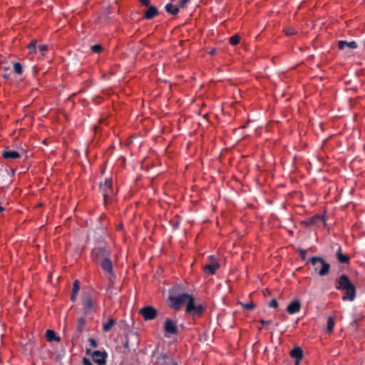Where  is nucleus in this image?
I'll use <instances>...</instances> for the list:
<instances>
[{
    "mask_svg": "<svg viewBox=\"0 0 365 365\" xmlns=\"http://www.w3.org/2000/svg\"><path fill=\"white\" fill-rule=\"evenodd\" d=\"M170 306L178 310L182 304H186V312L192 314H199L202 311L201 305H196L194 297L188 294H179L178 296L170 295L169 297Z\"/></svg>",
    "mask_w": 365,
    "mask_h": 365,
    "instance_id": "1",
    "label": "nucleus"
},
{
    "mask_svg": "<svg viewBox=\"0 0 365 365\" xmlns=\"http://www.w3.org/2000/svg\"><path fill=\"white\" fill-rule=\"evenodd\" d=\"M336 288L345 292V295L343 297L344 300L353 301L354 299L355 287L346 275L343 274L339 277Z\"/></svg>",
    "mask_w": 365,
    "mask_h": 365,
    "instance_id": "2",
    "label": "nucleus"
},
{
    "mask_svg": "<svg viewBox=\"0 0 365 365\" xmlns=\"http://www.w3.org/2000/svg\"><path fill=\"white\" fill-rule=\"evenodd\" d=\"M310 262L314 266V271L320 276H324L328 274L330 266L322 258L318 257H312Z\"/></svg>",
    "mask_w": 365,
    "mask_h": 365,
    "instance_id": "3",
    "label": "nucleus"
},
{
    "mask_svg": "<svg viewBox=\"0 0 365 365\" xmlns=\"http://www.w3.org/2000/svg\"><path fill=\"white\" fill-rule=\"evenodd\" d=\"M100 188L103 192L105 202L113 195V190L112 189V180L106 179L103 184H101Z\"/></svg>",
    "mask_w": 365,
    "mask_h": 365,
    "instance_id": "4",
    "label": "nucleus"
},
{
    "mask_svg": "<svg viewBox=\"0 0 365 365\" xmlns=\"http://www.w3.org/2000/svg\"><path fill=\"white\" fill-rule=\"evenodd\" d=\"M109 251L106 247H96L93 250L91 257L93 260L101 262L106 257H109Z\"/></svg>",
    "mask_w": 365,
    "mask_h": 365,
    "instance_id": "5",
    "label": "nucleus"
},
{
    "mask_svg": "<svg viewBox=\"0 0 365 365\" xmlns=\"http://www.w3.org/2000/svg\"><path fill=\"white\" fill-rule=\"evenodd\" d=\"M140 313L142 314L145 320H151L156 317L157 311L155 308L150 306L145 307L140 310Z\"/></svg>",
    "mask_w": 365,
    "mask_h": 365,
    "instance_id": "6",
    "label": "nucleus"
},
{
    "mask_svg": "<svg viewBox=\"0 0 365 365\" xmlns=\"http://www.w3.org/2000/svg\"><path fill=\"white\" fill-rule=\"evenodd\" d=\"M219 267L220 264L217 261L212 260L210 264L205 265L203 271L205 274H214Z\"/></svg>",
    "mask_w": 365,
    "mask_h": 365,
    "instance_id": "7",
    "label": "nucleus"
},
{
    "mask_svg": "<svg viewBox=\"0 0 365 365\" xmlns=\"http://www.w3.org/2000/svg\"><path fill=\"white\" fill-rule=\"evenodd\" d=\"M165 331L167 333L175 334L178 331L177 324L170 319H166L164 326Z\"/></svg>",
    "mask_w": 365,
    "mask_h": 365,
    "instance_id": "8",
    "label": "nucleus"
},
{
    "mask_svg": "<svg viewBox=\"0 0 365 365\" xmlns=\"http://www.w3.org/2000/svg\"><path fill=\"white\" fill-rule=\"evenodd\" d=\"M21 153L16 150H12L9 148H6L2 152V157L6 160H16L20 158Z\"/></svg>",
    "mask_w": 365,
    "mask_h": 365,
    "instance_id": "9",
    "label": "nucleus"
},
{
    "mask_svg": "<svg viewBox=\"0 0 365 365\" xmlns=\"http://www.w3.org/2000/svg\"><path fill=\"white\" fill-rule=\"evenodd\" d=\"M106 353L96 351L92 354L93 361L98 365H104L106 364Z\"/></svg>",
    "mask_w": 365,
    "mask_h": 365,
    "instance_id": "10",
    "label": "nucleus"
},
{
    "mask_svg": "<svg viewBox=\"0 0 365 365\" xmlns=\"http://www.w3.org/2000/svg\"><path fill=\"white\" fill-rule=\"evenodd\" d=\"M301 309V303L299 300L292 302L287 308L289 314H293L298 312Z\"/></svg>",
    "mask_w": 365,
    "mask_h": 365,
    "instance_id": "11",
    "label": "nucleus"
},
{
    "mask_svg": "<svg viewBox=\"0 0 365 365\" xmlns=\"http://www.w3.org/2000/svg\"><path fill=\"white\" fill-rule=\"evenodd\" d=\"M101 267L106 272H107L109 274H112L113 272V265L111 261L109 259L108 257H106L101 262Z\"/></svg>",
    "mask_w": 365,
    "mask_h": 365,
    "instance_id": "12",
    "label": "nucleus"
},
{
    "mask_svg": "<svg viewBox=\"0 0 365 365\" xmlns=\"http://www.w3.org/2000/svg\"><path fill=\"white\" fill-rule=\"evenodd\" d=\"M356 46H357V45L355 41L346 42L344 41H340L339 42V48L341 50H344L346 48H351V49L356 48Z\"/></svg>",
    "mask_w": 365,
    "mask_h": 365,
    "instance_id": "13",
    "label": "nucleus"
},
{
    "mask_svg": "<svg viewBox=\"0 0 365 365\" xmlns=\"http://www.w3.org/2000/svg\"><path fill=\"white\" fill-rule=\"evenodd\" d=\"M116 324V320L113 318H109L107 322H103V330L106 332L109 331Z\"/></svg>",
    "mask_w": 365,
    "mask_h": 365,
    "instance_id": "14",
    "label": "nucleus"
},
{
    "mask_svg": "<svg viewBox=\"0 0 365 365\" xmlns=\"http://www.w3.org/2000/svg\"><path fill=\"white\" fill-rule=\"evenodd\" d=\"M46 337L50 342L51 341H59L60 337L56 336V333L52 330H47L46 332Z\"/></svg>",
    "mask_w": 365,
    "mask_h": 365,
    "instance_id": "15",
    "label": "nucleus"
},
{
    "mask_svg": "<svg viewBox=\"0 0 365 365\" xmlns=\"http://www.w3.org/2000/svg\"><path fill=\"white\" fill-rule=\"evenodd\" d=\"M158 14L157 9L154 6H150L148 10L146 11L144 16L148 19H150L153 18L155 16H156Z\"/></svg>",
    "mask_w": 365,
    "mask_h": 365,
    "instance_id": "16",
    "label": "nucleus"
},
{
    "mask_svg": "<svg viewBox=\"0 0 365 365\" xmlns=\"http://www.w3.org/2000/svg\"><path fill=\"white\" fill-rule=\"evenodd\" d=\"M83 303L85 312H88L93 307V302L89 297H85Z\"/></svg>",
    "mask_w": 365,
    "mask_h": 365,
    "instance_id": "17",
    "label": "nucleus"
},
{
    "mask_svg": "<svg viewBox=\"0 0 365 365\" xmlns=\"http://www.w3.org/2000/svg\"><path fill=\"white\" fill-rule=\"evenodd\" d=\"M290 355L297 359V360H300L302 358V351L300 348L297 347L292 349L290 352Z\"/></svg>",
    "mask_w": 365,
    "mask_h": 365,
    "instance_id": "18",
    "label": "nucleus"
},
{
    "mask_svg": "<svg viewBox=\"0 0 365 365\" xmlns=\"http://www.w3.org/2000/svg\"><path fill=\"white\" fill-rule=\"evenodd\" d=\"M158 363H163L165 365H177V363L173 359L166 356L159 359Z\"/></svg>",
    "mask_w": 365,
    "mask_h": 365,
    "instance_id": "19",
    "label": "nucleus"
},
{
    "mask_svg": "<svg viewBox=\"0 0 365 365\" xmlns=\"http://www.w3.org/2000/svg\"><path fill=\"white\" fill-rule=\"evenodd\" d=\"M165 9L166 11L171 14H176L179 11L178 8L172 4H168Z\"/></svg>",
    "mask_w": 365,
    "mask_h": 365,
    "instance_id": "20",
    "label": "nucleus"
},
{
    "mask_svg": "<svg viewBox=\"0 0 365 365\" xmlns=\"http://www.w3.org/2000/svg\"><path fill=\"white\" fill-rule=\"evenodd\" d=\"M336 256L338 260L341 263H347L349 262V257L346 255L342 254L340 249L337 252Z\"/></svg>",
    "mask_w": 365,
    "mask_h": 365,
    "instance_id": "21",
    "label": "nucleus"
},
{
    "mask_svg": "<svg viewBox=\"0 0 365 365\" xmlns=\"http://www.w3.org/2000/svg\"><path fill=\"white\" fill-rule=\"evenodd\" d=\"M335 322L333 317H329L327 320V331L329 333H331L333 330V328L334 327Z\"/></svg>",
    "mask_w": 365,
    "mask_h": 365,
    "instance_id": "22",
    "label": "nucleus"
},
{
    "mask_svg": "<svg viewBox=\"0 0 365 365\" xmlns=\"http://www.w3.org/2000/svg\"><path fill=\"white\" fill-rule=\"evenodd\" d=\"M28 49L30 53H35L36 51V41H32L28 45Z\"/></svg>",
    "mask_w": 365,
    "mask_h": 365,
    "instance_id": "23",
    "label": "nucleus"
},
{
    "mask_svg": "<svg viewBox=\"0 0 365 365\" xmlns=\"http://www.w3.org/2000/svg\"><path fill=\"white\" fill-rule=\"evenodd\" d=\"M240 40V37L237 35H235L230 38V42L232 45L235 46V45H237V43H239Z\"/></svg>",
    "mask_w": 365,
    "mask_h": 365,
    "instance_id": "24",
    "label": "nucleus"
},
{
    "mask_svg": "<svg viewBox=\"0 0 365 365\" xmlns=\"http://www.w3.org/2000/svg\"><path fill=\"white\" fill-rule=\"evenodd\" d=\"M14 69L16 73H18V74L22 73V67L19 63H15L14 64Z\"/></svg>",
    "mask_w": 365,
    "mask_h": 365,
    "instance_id": "25",
    "label": "nucleus"
},
{
    "mask_svg": "<svg viewBox=\"0 0 365 365\" xmlns=\"http://www.w3.org/2000/svg\"><path fill=\"white\" fill-rule=\"evenodd\" d=\"M80 289V282L78 280H75L73 282V293H78Z\"/></svg>",
    "mask_w": 365,
    "mask_h": 365,
    "instance_id": "26",
    "label": "nucleus"
},
{
    "mask_svg": "<svg viewBox=\"0 0 365 365\" xmlns=\"http://www.w3.org/2000/svg\"><path fill=\"white\" fill-rule=\"evenodd\" d=\"M240 304L242 306L243 308L248 310H252L255 308V304L252 302L250 304L240 303Z\"/></svg>",
    "mask_w": 365,
    "mask_h": 365,
    "instance_id": "27",
    "label": "nucleus"
},
{
    "mask_svg": "<svg viewBox=\"0 0 365 365\" xmlns=\"http://www.w3.org/2000/svg\"><path fill=\"white\" fill-rule=\"evenodd\" d=\"M284 32L287 36H291L296 34V31L292 28H287L284 29Z\"/></svg>",
    "mask_w": 365,
    "mask_h": 365,
    "instance_id": "28",
    "label": "nucleus"
},
{
    "mask_svg": "<svg viewBox=\"0 0 365 365\" xmlns=\"http://www.w3.org/2000/svg\"><path fill=\"white\" fill-rule=\"evenodd\" d=\"M91 49L93 50V52L99 53L101 51L102 47L101 45H94L91 47Z\"/></svg>",
    "mask_w": 365,
    "mask_h": 365,
    "instance_id": "29",
    "label": "nucleus"
},
{
    "mask_svg": "<svg viewBox=\"0 0 365 365\" xmlns=\"http://www.w3.org/2000/svg\"><path fill=\"white\" fill-rule=\"evenodd\" d=\"M269 305L270 307L277 308L278 307V302L275 299H274L269 303Z\"/></svg>",
    "mask_w": 365,
    "mask_h": 365,
    "instance_id": "30",
    "label": "nucleus"
},
{
    "mask_svg": "<svg viewBox=\"0 0 365 365\" xmlns=\"http://www.w3.org/2000/svg\"><path fill=\"white\" fill-rule=\"evenodd\" d=\"M38 48L42 53H43L44 51H47L48 46L45 44L39 45Z\"/></svg>",
    "mask_w": 365,
    "mask_h": 365,
    "instance_id": "31",
    "label": "nucleus"
},
{
    "mask_svg": "<svg viewBox=\"0 0 365 365\" xmlns=\"http://www.w3.org/2000/svg\"><path fill=\"white\" fill-rule=\"evenodd\" d=\"M89 342L93 347H96L98 345L96 341L93 339H90Z\"/></svg>",
    "mask_w": 365,
    "mask_h": 365,
    "instance_id": "32",
    "label": "nucleus"
},
{
    "mask_svg": "<svg viewBox=\"0 0 365 365\" xmlns=\"http://www.w3.org/2000/svg\"><path fill=\"white\" fill-rule=\"evenodd\" d=\"M83 365H93L89 359H86V358L83 359Z\"/></svg>",
    "mask_w": 365,
    "mask_h": 365,
    "instance_id": "33",
    "label": "nucleus"
},
{
    "mask_svg": "<svg viewBox=\"0 0 365 365\" xmlns=\"http://www.w3.org/2000/svg\"><path fill=\"white\" fill-rule=\"evenodd\" d=\"M142 4L148 6L150 1L149 0H140Z\"/></svg>",
    "mask_w": 365,
    "mask_h": 365,
    "instance_id": "34",
    "label": "nucleus"
},
{
    "mask_svg": "<svg viewBox=\"0 0 365 365\" xmlns=\"http://www.w3.org/2000/svg\"><path fill=\"white\" fill-rule=\"evenodd\" d=\"M187 1L188 0H181L180 6L183 7Z\"/></svg>",
    "mask_w": 365,
    "mask_h": 365,
    "instance_id": "35",
    "label": "nucleus"
},
{
    "mask_svg": "<svg viewBox=\"0 0 365 365\" xmlns=\"http://www.w3.org/2000/svg\"><path fill=\"white\" fill-rule=\"evenodd\" d=\"M76 294H77V293H73V294H72V296H71V299H72V300H75Z\"/></svg>",
    "mask_w": 365,
    "mask_h": 365,
    "instance_id": "36",
    "label": "nucleus"
},
{
    "mask_svg": "<svg viewBox=\"0 0 365 365\" xmlns=\"http://www.w3.org/2000/svg\"><path fill=\"white\" fill-rule=\"evenodd\" d=\"M210 54H214V53H215V49H212V50L210 51Z\"/></svg>",
    "mask_w": 365,
    "mask_h": 365,
    "instance_id": "37",
    "label": "nucleus"
},
{
    "mask_svg": "<svg viewBox=\"0 0 365 365\" xmlns=\"http://www.w3.org/2000/svg\"><path fill=\"white\" fill-rule=\"evenodd\" d=\"M79 322H80V323H81L82 324H84V320H83V319H82V318H81V319H79Z\"/></svg>",
    "mask_w": 365,
    "mask_h": 365,
    "instance_id": "38",
    "label": "nucleus"
},
{
    "mask_svg": "<svg viewBox=\"0 0 365 365\" xmlns=\"http://www.w3.org/2000/svg\"><path fill=\"white\" fill-rule=\"evenodd\" d=\"M261 322H262V324H267V323H268V322H265V321H264V320H262V321H261Z\"/></svg>",
    "mask_w": 365,
    "mask_h": 365,
    "instance_id": "39",
    "label": "nucleus"
},
{
    "mask_svg": "<svg viewBox=\"0 0 365 365\" xmlns=\"http://www.w3.org/2000/svg\"><path fill=\"white\" fill-rule=\"evenodd\" d=\"M4 208L0 205V212L3 211Z\"/></svg>",
    "mask_w": 365,
    "mask_h": 365,
    "instance_id": "40",
    "label": "nucleus"
}]
</instances>
